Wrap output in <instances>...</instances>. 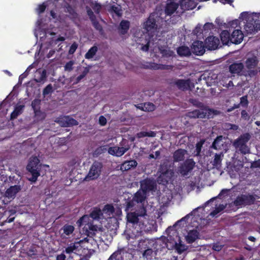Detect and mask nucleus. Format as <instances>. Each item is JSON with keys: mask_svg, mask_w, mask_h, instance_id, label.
I'll return each mask as SVG.
<instances>
[{"mask_svg": "<svg viewBox=\"0 0 260 260\" xmlns=\"http://www.w3.org/2000/svg\"><path fill=\"white\" fill-rule=\"evenodd\" d=\"M245 23L244 29L247 34H255L260 30V13L249 14L246 12L241 14Z\"/></svg>", "mask_w": 260, "mask_h": 260, "instance_id": "1", "label": "nucleus"}, {"mask_svg": "<svg viewBox=\"0 0 260 260\" xmlns=\"http://www.w3.org/2000/svg\"><path fill=\"white\" fill-rule=\"evenodd\" d=\"M26 168L28 172L31 175V177L28 180L32 182H36L41 175L42 164L40 160L36 156H31Z\"/></svg>", "mask_w": 260, "mask_h": 260, "instance_id": "2", "label": "nucleus"}, {"mask_svg": "<svg viewBox=\"0 0 260 260\" xmlns=\"http://www.w3.org/2000/svg\"><path fill=\"white\" fill-rule=\"evenodd\" d=\"M158 173L159 175L157 178V182L159 184L167 185L169 182L173 180L174 176V170L171 169L167 164L161 165L159 168Z\"/></svg>", "mask_w": 260, "mask_h": 260, "instance_id": "3", "label": "nucleus"}, {"mask_svg": "<svg viewBox=\"0 0 260 260\" xmlns=\"http://www.w3.org/2000/svg\"><path fill=\"white\" fill-rule=\"evenodd\" d=\"M190 102L194 106L200 108V109L194 110L191 112H190L189 116L190 117L204 118L208 116V118H209V116L211 113H214L215 111L214 110L208 109L203 103L197 100L190 99Z\"/></svg>", "mask_w": 260, "mask_h": 260, "instance_id": "4", "label": "nucleus"}, {"mask_svg": "<svg viewBox=\"0 0 260 260\" xmlns=\"http://www.w3.org/2000/svg\"><path fill=\"white\" fill-rule=\"evenodd\" d=\"M258 62L257 57L255 56L247 58L245 66L247 71H246V74H244V76L250 78L255 77L258 73V70L255 69Z\"/></svg>", "mask_w": 260, "mask_h": 260, "instance_id": "5", "label": "nucleus"}, {"mask_svg": "<svg viewBox=\"0 0 260 260\" xmlns=\"http://www.w3.org/2000/svg\"><path fill=\"white\" fill-rule=\"evenodd\" d=\"M255 201L254 196L248 193L238 195L233 203L236 207H242L252 205Z\"/></svg>", "mask_w": 260, "mask_h": 260, "instance_id": "6", "label": "nucleus"}, {"mask_svg": "<svg viewBox=\"0 0 260 260\" xmlns=\"http://www.w3.org/2000/svg\"><path fill=\"white\" fill-rule=\"evenodd\" d=\"M173 231H174V230L173 229V227L172 226H169L167 229L166 232L168 235V237H164L161 239L158 240L156 242V248L157 250L159 249L160 251H161L165 248L171 249L169 247L170 245H172V243L170 242H172L173 240L172 238V236L171 234L172 232L173 233Z\"/></svg>", "mask_w": 260, "mask_h": 260, "instance_id": "7", "label": "nucleus"}, {"mask_svg": "<svg viewBox=\"0 0 260 260\" xmlns=\"http://www.w3.org/2000/svg\"><path fill=\"white\" fill-rule=\"evenodd\" d=\"M102 168L103 165L101 162L97 161H94L84 180L89 181L96 179L100 176Z\"/></svg>", "mask_w": 260, "mask_h": 260, "instance_id": "8", "label": "nucleus"}, {"mask_svg": "<svg viewBox=\"0 0 260 260\" xmlns=\"http://www.w3.org/2000/svg\"><path fill=\"white\" fill-rule=\"evenodd\" d=\"M195 165L196 162L192 158H187L178 166L177 172L181 176H186L193 169Z\"/></svg>", "mask_w": 260, "mask_h": 260, "instance_id": "9", "label": "nucleus"}, {"mask_svg": "<svg viewBox=\"0 0 260 260\" xmlns=\"http://www.w3.org/2000/svg\"><path fill=\"white\" fill-rule=\"evenodd\" d=\"M158 20V17L155 13H151L147 20L143 24V28L147 32H154L157 27L156 21Z\"/></svg>", "mask_w": 260, "mask_h": 260, "instance_id": "10", "label": "nucleus"}, {"mask_svg": "<svg viewBox=\"0 0 260 260\" xmlns=\"http://www.w3.org/2000/svg\"><path fill=\"white\" fill-rule=\"evenodd\" d=\"M172 235L176 236L177 241L173 239L172 242H170L172 243V245H170L169 248L171 249H175L179 254H181L186 250V246L184 244L181 243V240L175 230L173 231V233H172Z\"/></svg>", "mask_w": 260, "mask_h": 260, "instance_id": "11", "label": "nucleus"}, {"mask_svg": "<svg viewBox=\"0 0 260 260\" xmlns=\"http://www.w3.org/2000/svg\"><path fill=\"white\" fill-rule=\"evenodd\" d=\"M229 71L231 74L238 76H244V74H246V70H244V66L242 62L233 63L229 66Z\"/></svg>", "mask_w": 260, "mask_h": 260, "instance_id": "12", "label": "nucleus"}, {"mask_svg": "<svg viewBox=\"0 0 260 260\" xmlns=\"http://www.w3.org/2000/svg\"><path fill=\"white\" fill-rule=\"evenodd\" d=\"M141 189L145 193L152 191L156 188L155 182L150 178H146L140 182Z\"/></svg>", "mask_w": 260, "mask_h": 260, "instance_id": "13", "label": "nucleus"}, {"mask_svg": "<svg viewBox=\"0 0 260 260\" xmlns=\"http://www.w3.org/2000/svg\"><path fill=\"white\" fill-rule=\"evenodd\" d=\"M206 47L209 50H214L218 48L219 45V40L214 36L208 37L205 41Z\"/></svg>", "mask_w": 260, "mask_h": 260, "instance_id": "14", "label": "nucleus"}, {"mask_svg": "<svg viewBox=\"0 0 260 260\" xmlns=\"http://www.w3.org/2000/svg\"><path fill=\"white\" fill-rule=\"evenodd\" d=\"M205 46L202 41H194L191 46V50L197 55H202L205 52Z\"/></svg>", "mask_w": 260, "mask_h": 260, "instance_id": "15", "label": "nucleus"}, {"mask_svg": "<svg viewBox=\"0 0 260 260\" xmlns=\"http://www.w3.org/2000/svg\"><path fill=\"white\" fill-rule=\"evenodd\" d=\"M231 38V43L239 44L242 41L244 35L240 29L237 28L233 31Z\"/></svg>", "mask_w": 260, "mask_h": 260, "instance_id": "16", "label": "nucleus"}, {"mask_svg": "<svg viewBox=\"0 0 260 260\" xmlns=\"http://www.w3.org/2000/svg\"><path fill=\"white\" fill-rule=\"evenodd\" d=\"M175 84L178 89L182 91H185L190 89L191 84L193 86V84L191 83L189 79L186 80L177 79L175 81Z\"/></svg>", "mask_w": 260, "mask_h": 260, "instance_id": "17", "label": "nucleus"}, {"mask_svg": "<svg viewBox=\"0 0 260 260\" xmlns=\"http://www.w3.org/2000/svg\"><path fill=\"white\" fill-rule=\"evenodd\" d=\"M21 189V186L20 185H15L11 186L8 188L5 193L6 197L9 199H14L17 193Z\"/></svg>", "mask_w": 260, "mask_h": 260, "instance_id": "18", "label": "nucleus"}, {"mask_svg": "<svg viewBox=\"0 0 260 260\" xmlns=\"http://www.w3.org/2000/svg\"><path fill=\"white\" fill-rule=\"evenodd\" d=\"M169 1L166 4L165 12L167 15L170 16L178 9L179 4L174 2Z\"/></svg>", "mask_w": 260, "mask_h": 260, "instance_id": "19", "label": "nucleus"}, {"mask_svg": "<svg viewBox=\"0 0 260 260\" xmlns=\"http://www.w3.org/2000/svg\"><path fill=\"white\" fill-rule=\"evenodd\" d=\"M250 135L249 133H245L241 135L234 143L235 147L247 144L250 140Z\"/></svg>", "mask_w": 260, "mask_h": 260, "instance_id": "20", "label": "nucleus"}, {"mask_svg": "<svg viewBox=\"0 0 260 260\" xmlns=\"http://www.w3.org/2000/svg\"><path fill=\"white\" fill-rule=\"evenodd\" d=\"M181 8L184 10H192L196 7V3L193 0H180Z\"/></svg>", "mask_w": 260, "mask_h": 260, "instance_id": "21", "label": "nucleus"}, {"mask_svg": "<svg viewBox=\"0 0 260 260\" xmlns=\"http://www.w3.org/2000/svg\"><path fill=\"white\" fill-rule=\"evenodd\" d=\"M187 151L183 149H178L173 153V158L174 162H179L184 160Z\"/></svg>", "mask_w": 260, "mask_h": 260, "instance_id": "22", "label": "nucleus"}, {"mask_svg": "<svg viewBox=\"0 0 260 260\" xmlns=\"http://www.w3.org/2000/svg\"><path fill=\"white\" fill-rule=\"evenodd\" d=\"M137 165L138 163L135 159L126 160L121 164L120 169L122 171H128L132 168H136Z\"/></svg>", "mask_w": 260, "mask_h": 260, "instance_id": "23", "label": "nucleus"}, {"mask_svg": "<svg viewBox=\"0 0 260 260\" xmlns=\"http://www.w3.org/2000/svg\"><path fill=\"white\" fill-rule=\"evenodd\" d=\"M199 237V232L196 230L189 231L186 236V240L187 243L191 244Z\"/></svg>", "mask_w": 260, "mask_h": 260, "instance_id": "24", "label": "nucleus"}, {"mask_svg": "<svg viewBox=\"0 0 260 260\" xmlns=\"http://www.w3.org/2000/svg\"><path fill=\"white\" fill-rule=\"evenodd\" d=\"M130 27V22L128 20H122L119 24L118 27L120 35H124L128 32Z\"/></svg>", "mask_w": 260, "mask_h": 260, "instance_id": "25", "label": "nucleus"}, {"mask_svg": "<svg viewBox=\"0 0 260 260\" xmlns=\"http://www.w3.org/2000/svg\"><path fill=\"white\" fill-rule=\"evenodd\" d=\"M35 77V80L36 82H44L46 79V71L45 70L37 71Z\"/></svg>", "mask_w": 260, "mask_h": 260, "instance_id": "26", "label": "nucleus"}, {"mask_svg": "<svg viewBox=\"0 0 260 260\" xmlns=\"http://www.w3.org/2000/svg\"><path fill=\"white\" fill-rule=\"evenodd\" d=\"M221 41L223 45H228L231 43V35L227 30H222L220 35Z\"/></svg>", "mask_w": 260, "mask_h": 260, "instance_id": "27", "label": "nucleus"}, {"mask_svg": "<svg viewBox=\"0 0 260 260\" xmlns=\"http://www.w3.org/2000/svg\"><path fill=\"white\" fill-rule=\"evenodd\" d=\"M146 193L141 189H139L134 194L133 198L135 200V201H136L137 203H142L144 202L146 199Z\"/></svg>", "mask_w": 260, "mask_h": 260, "instance_id": "28", "label": "nucleus"}, {"mask_svg": "<svg viewBox=\"0 0 260 260\" xmlns=\"http://www.w3.org/2000/svg\"><path fill=\"white\" fill-rule=\"evenodd\" d=\"M24 105H17L15 106L14 110L11 113L10 115V119L14 120L16 119L19 115L22 113Z\"/></svg>", "mask_w": 260, "mask_h": 260, "instance_id": "29", "label": "nucleus"}, {"mask_svg": "<svg viewBox=\"0 0 260 260\" xmlns=\"http://www.w3.org/2000/svg\"><path fill=\"white\" fill-rule=\"evenodd\" d=\"M223 157V154L222 152L216 153L215 154L214 159L212 161V165L215 168L219 169L221 167Z\"/></svg>", "mask_w": 260, "mask_h": 260, "instance_id": "30", "label": "nucleus"}, {"mask_svg": "<svg viewBox=\"0 0 260 260\" xmlns=\"http://www.w3.org/2000/svg\"><path fill=\"white\" fill-rule=\"evenodd\" d=\"M64 12L69 14V17L71 19H75L78 17V14L75 9L69 4H67L65 7Z\"/></svg>", "mask_w": 260, "mask_h": 260, "instance_id": "31", "label": "nucleus"}, {"mask_svg": "<svg viewBox=\"0 0 260 260\" xmlns=\"http://www.w3.org/2000/svg\"><path fill=\"white\" fill-rule=\"evenodd\" d=\"M177 52L178 54L180 56H188L191 54L190 49L185 46L178 47Z\"/></svg>", "mask_w": 260, "mask_h": 260, "instance_id": "32", "label": "nucleus"}, {"mask_svg": "<svg viewBox=\"0 0 260 260\" xmlns=\"http://www.w3.org/2000/svg\"><path fill=\"white\" fill-rule=\"evenodd\" d=\"M223 137L221 135L217 136L213 141L211 146V148L215 150L220 149L221 146L223 145Z\"/></svg>", "mask_w": 260, "mask_h": 260, "instance_id": "33", "label": "nucleus"}, {"mask_svg": "<svg viewBox=\"0 0 260 260\" xmlns=\"http://www.w3.org/2000/svg\"><path fill=\"white\" fill-rule=\"evenodd\" d=\"M143 68L146 69L151 70H158L160 69L162 66L160 64H158L155 62H146L145 64H143Z\"/></svg>", "mask_w": 260, "mask_h": 260, "instance_id": "34", "label": "nucleus"}, {"mask_svg": "<svg viewBox=\"0 0 260 260\" xmlns=\"http://www.w3.org/2000/svg\"><path fill=\"white\" fill-rule=\"evenodd\" d=\"M127 221L132 223L136 224L139 222V216L136 212H131L127 215Z\"/></svg>", "mask_w": 260, "mask_h": 260, "instance_id": "35", "label": "nucleus"}, {"mask_svg": "<svg viewBox=\"0 0 260 260\" xmlns=\"http://www.w3.org/2000/svg\"><path fill=\"white\" fill-rule=\"evenodd\" d=\"M34 116L36 120L37 121H43L44 120L46 117V114L41 111V110H38L34 111Z\"/></svg>", "mask_w": 260, "mask_h": 260, "instance_id": "36", "label": "nucleus"}, {"mask_svg": "<svg viewBox=\"0 0 260 260\" xmlns=\"http://www.w3.org/2000/svg\"><path fill=\"white\" fill-rule=\"evenodd\" d=\"M98 50V48L96 46H93L91 47L87 52L85 55V57L86 59H90L92 58L96 54Z\"/></svg>", "mask_w": 260, "mask_h": 260, "instance_id": "37", "label": "nucleus"}, {"mask_svg": "<svg viewBox=\"0 0 260 260\" xmlns=\"http://www.w3.org/2000/svg\"><path fill=\"white\" fill-rule=\"evenodd\" d=\"M62 230L63 231V233L67 236H70L74 231L75 228L72 225L66 224L62 228Z\"/></svg>", "mask_w": 260, "mask_h": 260, "instance_id": "38", "label": "nucleus"}, {"mask_svg": "<svg viewBox=\"0 0 260 260\" xmlns=\"http://www.w3.org/2000/svg\"><path fill=\"white\" fill-rule=\"evenodd\" d=\"M102 215L103 213L99 208H95L90 213V216L93 219H99Z\"/></svg>", "mask_w": 260, "mask_h": 260, "instance_id": "39", "label": "nucleus"}, {"mask_svg": "<svg viewBox=\"0 0 260 260\" xmlns=\"http://www.w3.org/2000/svg\"><path fill=\"white\" fill-rule=\"evenodd\" d=\"M108 260H122L121 250H117L115 251L108 259Z\"/></svg>", "mask_w": 260, "mask_h": 260, "instance_id": "40", "label": "nucleus"}, {"mask_svg": "<svg viewBox=\"0 0 260 260\" xmlns=\"http://www.w3.org/2000/svg\"><path fill=\"white\" fill-rule=\"evenodd\" d=\"M155 109V106L151 103H145L142 107V109L145 111H153Z\"/></svg>", "mask_w": 260, "mask_h": 260, "instance_id": "41", "label": "nucleus"}, {"mask_svg": "<svg viewBox=\"0 0 260 260\" xmlns=\"http://www.w3.org/2000/svg\"><path fill=\"white\" fill-rule=\"evenodd\" d=\"M41 100L39 99H35L31 102V107L34 111L40 110L41 109Z\"/></svg>", "mask_w": 260, "mask_h": 260, "instance_id": "42", "label": "nucleus"}, {"mask_svg": "<svg viewBox=\"0 0 260 260\" xmlns=\"http://www.w3.org/2000/svg\"><path fill=\"white\" fill-rule=\"evenodd\" d=\"M107 150V146H101L98 147L94 151L93 155L96 156L105 152Z\"/></svg>", "mask_w": 260, "mask_h": 260, "instance_id": "43", "label": "nucleus"}, {"mask_svg": "<svg viewBox=\"0 0 260 260\" xmlns=\"http://www.w3.org/2000/svg\"><path fill=\"white\" fill-rule=\"evenodd\" d=\"M205 141L204 139H201L200 141L197 142V143L196 145V155L199 156L200 155L202 148L203 147V144H204Z\"/></svg>", "mask_w": 260, "mask_h": 260, "instance_id": "44", "label": "nucleus"}, {"mask_svg": "<svg viewBox=\"0 0 260 260\" xmlns=\"http://www.w3.org/2000/svg\"><path fill=\"white\" fill-rule=\"evenodd\" d=\"M66 119V126H73V125H77L78 124V121L75 119L69 117V116L65 117Z\"/></svg>", "mask_w": 260, "mask_h": 260, "instance_id": "45", "label": "nucleus"}, {"mask_svg": "<svg viewBox=\"0 0 260 260\" xmlns=\"http://www.w3.org/2000/svg\"><path fill=\"white\" fill-rule=\"evenodd\" d=\"M89 71V70L87 67L84 68V70L82 72L81 74L76 78L75 83L77 84L80 82V81L87 75Z\"/></svg>", "mask_w": 260, "mask_h": 260, "instance_id": "46", "label": "nucleus"}, {"mask_svg": "<svg viewBox=\"0 0 260 260\" xmlns=\"http://www.w3.org/2000/svg\"><path fill=\"white\" fill-rule=\"evenodd\" d=\"M129 147H118L116 146V156H121L123 155L128 149Z\"/></svg>", "mask_w": 260, "mask_h": 260, "instance_id": "47", "label": "nucleus"}, {"mask_svg": "<svg viewBox=\"0 0 260 260\" xmlns=\"http://www.w3.org/2000/svg\"><path fill=\"white\" fill-rule=\"evenodd\" d=\"M103 211L105 213H107L110 215V214L113 213L114 212L115 210L112 205L107 204L104 206Z\"/></svg>", "mask_w": 260, "mask_h": 260, "instance_id": "48", "label": "nucleus"}, {"mask_svg": "<svg viewBox=\"0 0 260 260\" xmlns=\"http://www.w3.org/2000/svg\"><path fill=\"white\" fill-rule=\"evenodd\" d=\"M136 203L137 202L135 201V200L133 197L132 199H128L127 201L125 202L126 210L131 209L132 208L135 206Z\"/></svg>", "mask_w": 260, "mask_h": 260, "instance_id": "49", "label": "nucleus"}, {"mask_svg": "<svg viewBox=\"0 0 260 260\" xmlns=\"http://www.w3.org/2000/svg\"><path fill=\"white\" fill-rule=\"evenodd\" d=\"M53 91V87L51 84L47 85L43 90V95L45 96Z\"/></svg>", "mask_w": 260, "mask_h": 260, "instance_id": "50", "label": "nucleus"}, {"mask_svg": "<svg viewBox=\"0 0 260 260\" xmlns=\"http://www.w3.org/2000/svg\"><path fill=\"white\" fill-rule=\"evenodd\" d=\"M236 148H238L240 152L243 154L250 153V148L248 147L247 144L242 146H239V147Z\"/></svg>", "mask_w": 260, "mask_h": 260, "instance_id": "51", "label": "nucleus"}, {"mask_svg": "<svg viewBox=\"0 0 260 260\" xmlns=\"http://www.w3.org/2000/svg\"><path fill=\"white\" fill-rule=\"evenodd\" d=\"M153 250L151 248H148L143 253V256L147 259H151L152 257Z\"/></svg>", "mask_w": 260, "mask_h": 260, "instance_id": "52", "label": "nucleus"}, {"mask_svg": "<svg viewBox=\"0 0 260 260\" xmlns=\"http://www.w3.org/2000/svg\"><path fill=\"white\" fill-rule=\"evenodd\" d=\"M247 98V95L240 98V103L239 104L243 108H247L248 106L249 102Z\"/></svg>", "mask_w": 260, "mask_h": 260, "instance_id": "53", "label": "nucleus"}, {"mask_svg": "<svg viewBox=\"0 0 260 260\" xmlns=\"http://www.w3.org/2000/svg\"><path fill=\"white\" fill-rule=\"evenodd\" d=\"M74 64V61L73 60H70L67 62L64 66V69L65 71L71 72L73 70V65Z\"/></svg>", "mask_w": 260, "mask_h": 260, "instance_id": "54", "label": "nucleus"}, {"mask_svg": "<svg viewBox=\"0 0 260 260\" xmlns=\"http://www.w3.org/2000/svg\"><path fill=\"white\" fill-rule=\"evenodd\" d=\"M112 12L114 13L118 17L122 16L121 9L118 7L112 6L111 8Z\"/></svg>", "mask_w": 260, "mask_h": 260, "instance_id": "55", "label": "nucleus"}, {"mask_svg": "<svg viewBox=\"0 0 260 260\" xmlns=\"http://www.w3.org/2000/svg\"><path fill=\"white\" fill-rule=\"evenodd\" d=\"M135 212L138 214L139 217H144L147 215L146 209L143 206H141L140 208Z\"/></svg>", "mask_w": 260, "mask_h": 260, "instance_id": "56", "label": "nucleus"}, {"mask_svg": "<svg viewBox=\"0 0 260 260\" xmlns=\"http://www.w3.org/2000/svg\"><path fill=\"white\" fill-rule=\"evenodd\" d=\"M77 248V246L75 245V244L72 243L69 246H68L64 252H65L67 254L72 253L75 250H76Z\"/></svg>", "mask_w": 260, "mask_h": 260, "instance_id": "57", "label": "nucleus"}, {"mask_svg": "<svg viewBox=\"0 0 260 260\" xmlns=\"http://www.w3.org/2000/svg\"><path fill=\"white\" fill-rule=\"evenodd\" d=\"M224 209V207L222 206H219L217 208H216L215 210L212 211L210 213V215L212 217H215L217 216V215L221 211H222Z\"/></svg>", "mask_w": 260, "mask_h": 260, "instance_id": "58", "label": "nucleus"}, {"mask_svg": "<svg viewBox=\"0 0 260 260\" xmlns=\"http://www.w3.org/2000/svg\"><path fill=\"white\" fill-rule=\"evenodd\" d=\"M78 47V45L76 42H74L70 47L69 53L70 54H73Z\"/></svg>", "mask_w": 260, "mask_h": 260, "instance_id": "59", "label": "nucleus"}, {"mask_svg": "<svg viewBox=\"0 0 260 260\" xmlns=\"http://www.w3.org/2000/svg\"><path fill=\"white\" fill-rule=\"evenodd\" d=\"M239 21L238 20L236 19L232 21L229 23V25L231 28H236L238 27V28L240 29L241 27L239 26Z\"/></svg>", "mask_w": 260, "mask_h": 260, "instance_id": "60", "label": "nucleus"}, {"mask_svg": "<svg viewBox=\"0 0 260 260\" xmlns=\"http://www.w3.org/2000/svg\"><path fill=\"white\" fill-rule=\"evenodd\" d=\"M93 27L95 29L99 31L100 32L103 31V29L102 26L100 24L98 21H94L92 23Z\"/></svg>", "mask_w": 260, "mask_h": 260, "instance_id": "61", "label": "nucleus"}, {"mask_svg": "<svg viewBox=\"0 0 260 260\" xmlns=\"http://www.w3.org/2000/svg\"><path fill=\"white\" fill-rule=\"evenodd\" d=\"M46 8V6L44 4L39 5L37 8L38 13L39 14H42L45 11Z\"/></svg>", "mask_w": 260, "mask_h": 260, "instance_id": "62", "label": "nucleus"}, {"mask_svg": "<svg viewBox=\"0 0 260 260\" xmlns=\"http://www.w3.org/2000/svg\"><path fill=\"white\" fill-rule=\"evenodd\" d=\"M88 217L86 215L83 216L82 217H81L78 221V222L80 226L83 225L84 224H86V220L87 219Z\"/></svg>", "mask_w": 260, "mask_h": 260, "instance_id": "63", "label": "nucleus"}, {"mask_svg": "<svg viewBox=\"0 0 260 260\" xmlns=\"http://www.w3.org/2000/svg\"><path fill=\"white\" fill-rule=\"evenodd\" d=\"M251 167L253 168H260V159L252 161L251 163Z\"/></svg>", "mask_w": 260, "mask_h": 260, "instance_id": "64", "label": "nucleus"}]
</instances>
